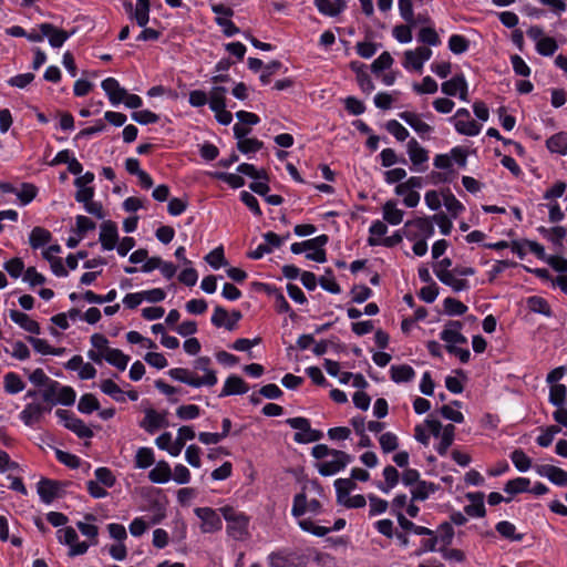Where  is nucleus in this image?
Returning a JSON list of instances; mask_svg holds the SVG:
<instances>
[{
	"label": "nucleus",
	"mask_w": 567,
	"mask_h": 567,
	"mask_svg": "<svg viewBox=\"0 0 567 567\" xmlns=\"http://www.w3.org/2000/svg\"><path fill=\"white\" fill-rule=\"evenodd\" d=\"M92 348L87 351V358L96 364L106 361L120 371H124L130 362V357L121 350L112 348L110 341L102 333H94L90 338Z\"/></svg>",
	"instance_id": "1"
},
{
	"label": "nucleus",
	"mask_w": 567,
	"mask_h": 567,
	"mask_svg": "<svg viewBox=\"0 0 567 567\" xmlns=\"http://www.w3.org/2000/svg\"><path fill=\"white\" fill-rule=\"evenodd\" d=\"M227 523V534L235 540H245L249 537V517L231 506L219 508Z\"/></svg>",
	"instance_id": "2"
},
{
	"label": "nucleus",
	"mask_w": 567,
	"mask_h": 567,
	"mask_svg": "<svg viewBox=\"0 0 567 567\" xmlns=\"http://www.w3.org/2000/svg\"><path fill=\"white\" fill-rule=\"evenodd\" d=\"M52 411L43 395L27 403L19 414L20 421L28 427L34 429L43 420L44 415Z\"/></svg>",
	"instance_id": "3"
},
{
	"label": "nucleus",
	"mask_w": 567,
	"mask_h": 567,
	"mask_svg": "<svg viewBox=\"0 0 567 567\" xmlns=\"http://www.w3.org/2000/svg\"><path fill=\"white\" fill-rule=\"evenodd\" d=\"M45 401L51 404V409L55 404L65 406L73 405L76 399V393L73 388L63 385L58 381H51L49 386L42 393Z\"/></svg>",
	"instance_id": "4"
},
{
	"label": "nucleus",
	"mask_w": 567,
	"mask_h": 567,
	"mask_svg": "<svg viewBox=\"0 0 567 567\" xmlns=\"http://www.w3.org/2000/svg\"><path fill=\"white\" fill-rule=\"evenodd\" d=\"M286 423L298 430L293 435V441L299 444H307L317 442L322 439L323 433L319 430L311 429L310 421L302 416L290 417L286 420Z\"/></svg>",
	"instance_id": "5"
},
{
	"label": "nucleus",
	"mask_w": 567,
	"mask_h": 567,
	"mask_svg": "<svg viewBox=\"0 0 567 567\" xmlns=\"http://www.w3.org/2000/svg\"><path fill=\"white\" fill-rule=\"evenodd\" d=\"M286 423L298 430L293 435V441L299 444H307L317 442L322 439L323 433L319 430L311 429L310 421L302 416L290 417L286 420Z\"/></svg>",
	"instance_id": "6"
},
{
	"label": "nucleus",
	"mask_w": 567,
	"mask_h": 567,
	"mask_svg": "<svg viewBox=\"0 0 567 567\" xmlns=\"http://www.w3.org/2000/svg\"><path fill=\"white\" fill-rule=\"evenodd\" d=\"M286 423L298 430L293 435V441L299 444H307L317 442L322 439L323 433L319 430L311 429L310 421L302 416L290 417L286 420Z\"/></svg>",
	"instance_id": "7"
},
{
	"label": "nucleus",
	"mask_w": 567,
	"mask_h": 567,
	"mask_svg": "<svg viewBox=\"0 0 567 567\" xmlns=\"http://www.w3.org/2000/svg\"><path fill=\"white\" fill-rule=\"evenodd\" d=\"M168 375L182 383L190 385L193 388H200L203 385L213 386L217 383V377L215 372H208L202 378L195 377L192 372L184 368H174L168 371Z\"/></svg>",
	"instance_id": "8"
},
{
	"label": "nucleus",
	"mask_w": 567,
	"mask_h": 567,
	"mask_svg": "<svg viewBox=\"0 0 567 567\" xmlns=\"http://www.w3.org/2000/svg\"><path fill=\"white\" fill-rule=\"evenodd\" d=\"M352 462V456L343 451L336 450L330 457L319 462L316 466L322 476H332L342 471Z\"/></svg>",
	"instance_id": "9"
},
{
	"label": "nucleus",
	"mask_w": 567,
	"mask_h": 567,
	"mask_svg": "<svg viewBox=\"0 0 567 567\" xmlns=\"http://www.w3.org/2000/svg\"><path fill=\"white\" fill-rule=\"evenodd\" d=\"M55 416L59 422L76 434L80 439H90L93 436V431L71 411L59 409L55 411Z\"/></svg>",
	"instance_id": "10"
},
{
	"label": "nucleus",
	"mask_w": 567,
	"mask_h": 567,
	"mask_svg": "<svg viewBox=\"0 0 567 567\" xmlns=\"http://www.w3.org/2000/svg\"><path fill=\"white\" fill-rule=\"evenodd\" d=\"M56 538L60 544L69 547V556H80L87 551L90 544L80 542L76 530L73 527L60 528L56 532Z\"/></svg>",
	"instance_id": "11"
},
{
	"label": "nucleus",
	"mask_w": 567,
	"mask_h": 567,
	"mask_svg": "<svg viewBox=\"0 0 567 567\" xmlns=\"http://www.w3.org/2000/svg\"><path fill=\"white\" fill-rule=\"evenodd\" d=\"M405 237L409 240L427 239L434 235V226L430 218L419 217L404 225Z\"/></svg>",
	"instance_id": "12"
},
{
	"label": "nucleus",
	"mask_w": 567,
	"mask_h": 567,
	"mask_svg": "<svg viewBox=\"0 0 567 567\" xmlns=\"http://www.w3.org/2000/svg\"><path fill=\"white\" fill-rule=\"evenodd\" d=\"M194 513L202 520V533L213 534L221 529L223 522L216 509L212 507H196Z\"/></svg>",
	"instance_id": "13"
},
{
	"label": "nucleus",
	"mask_w": 567,
	"mask_h": 567,
	"mask_svg": "<svg viewBox=\"0 0 567 567\" xmlns=\"http://www.w3.org/2000/svg\"><path fill=\"white\" fill-rule=\"evenodd\" d=\"M39 30L43 32L44 38H48L49 44L53 49L62 48L63 44L75 33V30L68 32L49 22L39 24Z\"/></svg>",
	"instance_id": "14"
},
{
	"label": "nucleus",
	"mask_w": 567,
	"mask_h": 567,
	"mask_svg": "<svg viewBox=\"0 0 567 567\" xmlns=\"http://www.w3.org/2000/svg\"><path fill=\"white\" fill-rule=\"evenodd\" d=\"M212 10L217 14L215 18L216 23L223 28V32L227 37H233L239 32V29L234 24L229 17L234 14L231 8L223 4V3H214L212 4Z\"/></svg>",
	"instance_id": "15"
},
{
	"label": "nucleus",
	"mask_w": 567,
	"mask_h": 567,
	"mask_svg": "<svg viewBox=\"0 0 567 567\" xmlns=\"http://www.w3.org/2000/svg\"><path fill=\"white\" fill-rule=\"evenodd\" d=\"M441 91L447 96L458 95L460 100L467 102L468 85L465 76L460 73L455 74L452 79L445 81L441 85Z\"/></svg>",
	"instance_id": "16"
},
{
	"label": "nucleus",
	"mask_w": 567,
	"mask_h": 567,
	"mask_svg": "<svg viewBox=\"0 0 567 567\" xmlns=\"http://www.w3.org/2000/svg\"><path fill=\"white\" fill-rule=\"evenodd\" d=\"M62 491L63 484L58 481L41 478L37 484V492L41 502L47 505L51 504L55 498L60 497Z\"/></svg>",
	"instance_id": "17"
},
{
	"label": "nucleus",
	"mask_w": 567,
	"mask_h": 567,
	"mask_svg": "<svg viewBox=\"0 0 567 567\" xmlns=\"http://www.w3.org/2000/svg\"><path fill=\"white\" fill-rule=\"evenodd\" d=\"M241 317L243 316L239 310H233L231 313L228 315L226 309L220 306H216L210 320L215 327H225L227 330L233 331L236 329Z\"/></svg>",
	"instance_id": "18"
},
{
	"label": "nucleus",
	"mask_w": 567,
	"mask_h": 567,
	"mask_svg": "<svg viewBox=\"0 0 567 567\" xmlns=\"http://www.w3.org/2000/svg\"><path fill=\"white\" fill-rule=\"evenodd\" d=\"M399 117L411 126L422 140H429L434 128L422 121L421 116L416 113L404 111L399 114Z\"/></svg>",
	"instance_id": "19"
},
{
	"label": "nucleus",
	"mask_w": 567,
	"mask_h": 567,
	"mask_svg": "<svg viewBox=\"0 0 567 567\" xmlns=\"http://www.w3.org/2000/svg\"><path fill=\"white\" fill-rule=\"evenodd\" d=\"M463 323L457 320L449 321L440 333L441 340L446 344H465L467 339L461 333Z\"/></svg>",
	"instance_id": "20"
},
{
	"label": "nucleus",
	"mask_w": 567,
	"mask_h": 567,
	"mask_svg": "<svg viewBox=\"0 0 567 567\" xmlns=\"http://www.w3.org/2000/svg\"><path fill=\"white\" fill-rule=\"evenodd\" d=\"M299 527L307 533H310L318 537H323L331 530H341L346 526V520L343 518H338L332 527L319 526L316 525L313 520L310 518L300 519L298 522Z\"/></svg>",
	"instance_id": "21"
},
{
	"label": "nucleus",
	"mask_w": 567,
	"mask_h": 567,
	"mask_svg": "<svg viewBox=\"0 0 567 567\" xmlns=\"http://www.w3.org/2000/svg\"><path fill=\"white\" fill-rule=\"evenodd\" d=\"M118 240L117 226L111 220L103 221L100 227V243L103 250H113Z\"/></svg>",
	"instance_id": "22"
},
{
	"label": "nucleus",
	"mask_w": 567,
	"mask_h": 567,
	"mask_svg": "<svg viewBox=\"0 0 567 567\" xmlns=\"http://www.w3.org/2000/svg\"><path fill=\"white\" fill-rule=\"evenodd\" d=\"M406 152L412 165L419 172H423L421 166L429 161V152L420 145L415 138H411L406 144Z\"/></svg>",
	"instance_id": "23"
},
{
	"label": "nucleus",
	"mask_w": 567,
	"mask_h": 567,
	"mask_svg": "<svg viewBox=\"0 0 567 567\" xmlns=\"http://www.w3.org/2000/svg\"><path fill=\"white\" fill-rule=\"evenodd\" d=\"M101 86L113 106L122 103L126 95V90L123 89L118 81L114 78L104 79L101 83Z\"/></svg>",
	"instance_id": "24"
},
{
	"label": "nucleus",
	"mask_w": 567,
	"mask_h": 567,
	"mask_svg": "<svg viewBox=\"0 0 567 567\" xmlns=\"http://www.w3.org/2000/svg\"><path fill=\"white\" fill-rule=\"evenodd\" d=\"M144 530L146 523L155 525L165 517V506L158 501L144 499Z\"/></svg>",
	"instance_id": "25"
},
{
	"label": "nucleus",
	"mask_w": 567,
	"mask_h": 567,
	"mask_svg": "<svg viewBox=\"0 0 567 567\" xmlns=\"http://www.w3.org/2000/svg\"><path fill=\"white\" fill-rule=\"evenodd\" d=\"M9 315L10 319L24 331L35 336L41 333L40 324L27 313L12 309Z\"/></svg>",
	"instance_id": "26"
},
{
	"label": "nucleus",
	"mask_w": 567,
	"mask_h": 567,
	"mask_svg": "<svg viewBox=\"0 0 567 567\" xmlns=\"http://www.w3.org/2000/svg\"><path fill=\"white\" fill-rule=\"evenodd\" d=\"M168 426L165 412H157L148 409L144 412V429L151 433L158 431L162 427Z\"/></svg>",
	"instance_id": "27"
},
{
	"label": "nucleus",
	"mask_w": 567,
	"mask_h": 567,
	"mask_svg": "<svg viewBox=\"0 0 567 567\" xmlns=\"http://www.w3.org/2000/svg\"><path fill=\"white\" fill-rule=\"evenodd\" d=\"M537 473L547 477L551 483L558 486H567V472L555 465H542L537 467Z\"/></svg>",
	"instance_id": "28"
},
{
	"label": "nucleus",
	"mask_w": 567,
	"mask_h": 567,
	"mask_svg": "<svg viewBox=\"0 0 567 567\" xmlns=\"http://www.w3.org/2000/svg\"><path fill=\"white\" fill-rule=\"evenodd\" d=\"M248 390V384L240 377L233 374L226 379L219 396L245 394Z\"/></svg>",
	"instance_id": "29"
},
{
	"label": "nucleus",
	"mask_w": 567,
	"mask_h": 567,
	"mask_svg": "<svg viewBox=\"0 0 567 567\" xmlns=\"http://www.w3.org/2000/svg\"><path fill=\"white\" fill-rule=\"evenodd\" d=\"M465 496L468 501L472 502V504L466 505L464 507L465 514H467L471 517H484L486 514V509L484 506V493H467Z\"/></svg>",
	"instance_id": "30"
},
{
	"label": "nucleus",
	"mask_w": 567,
	"mask_h": 567,
	"mask_svg": "<svg viewBox=\"0 0 567 567\" xmlns=\"http://www.w3.org/2000/svg\"><path fill=\"white\" fill-rule=\"evenodd\" d=\"M271 567H306V564L295 557L293 554L271 553L268 556Z\"/></svg>",
	"instance_id": "31"
},
{
	"label": "nucleus",
	"mask_w": 567,
	"mask_h": 567,
	"mask_svg": "<svg viewBox=\"0 0 567 567\" xmlns=\"http://www.w3.org/2000/svg\"><path fill=\"white\" fill-rule=\"evenodd\" d=\"M437 279L442 284L451 287L455 292L464 291L470 288L468 281L463 278H457V276L452 270L440 271V274H437Z\"/></svg>",
	"instance_id": "32"
},
{
	"label": "nucleus",
	"mask_w": 567,
	"mask_h": 567,
	"mask_svg": "<svg viewBox=\"0 0 567 567\" xmlns=\"http://www.w3.org/2000/svg\"><path fill=\"white\" fill-rule=\"evenodd\" d=\"M439 489V486L435 483L420 481L411 488L412 502H423L430 497V495L434 494Z\"/></svg>",
	"instance_id": "33"
},
{
	"label": "nucleus",
	"mask_w": 567,
	"mask_h": 567,
	"mask_svg": "<svg viewBox=\"0 0 567 567\" xmlns=\"http://www.w3.org/2000/svg\"><path fill=\"white\" fill-rule=\"evenodd\" d=\"M172 470L167 462L159 461L154 468H152L148 473V478L153 483L163 484L171 480Z\"/></svg>",
	"instance_id": "34"
},
{
	"label": "nucleus",
	"mask_w": 567,
	"mask_h": 567,
	"mask_svg": "<svg viewBox=\"0 0 567 567\" xmlns=\"http://www.w3.org/2000/svg\"><path fill=\"white\" fill-rule=\"evenodd\" d=\"M52 239L51 233L43 227H34L29 235V244L33 249L43 248Z\"/></svg>",
	"instance_id": "35"
},
{
	"label": "nucleus",
	"mask_w": 567,
	"mask_h": 567,
	"mask_svg": "<svg viewBox=\"0 0 567 567\" xmlns=\"http://www.w3.org/2000/svg\"><path fill=\"white\" fill-rule=\"evenodd\" d=\"M383 477L384 482L379 483L377 486L381 492L388 494L398 485L400 480V473L394 466L388 465L383 470Z\"/></svg>",
	"instance_id": "36"
},
{
	"label": "nucleus",
	"mask_w": 567,
	"mask_h": 567,
	"mask_svg": "<svg viewBox=\"0 0 567 567\" xmlns=\"http://www.w3.org/2000/svg\"><path fill=\"white\" fill-rule=\"evenodd\" d=\"M391 380L395 383L410 382L415 378L414 369L409 364L392 365Z\"/></svg>",
	"instance_id": "37"
},
{
	"label": "nucleus",
	"mask_w": 567,
	"mask_h": 567,
	"mask_svg": "<svg viewBox=\"0 0 567 567\" xmlns=\"http://www.w3.org/2000/svg\"><path fill=\"white\" fill-rule=\"evenodd\" d=\"M28 342L33 347L34 351L42 355H61L63 349L52 347L45 339L35 337H27Z\"/></svg>",
	"instance_id": "38"
},
{
	"label": "nucleus",
	"mask_w": 567,
	"mask_h": 567,
	"mask_svg": "<svg viewBox=\"0 0 567 567\" xmlns=\"http://www.w3.org/2000/svg\"><path fill=\"white\" fill-rule=\"evenodd\" d=\"M3 388L8 394H18L25 388L22 378L16 372H8L3 377Z\"/></svg>",
	"instance_id": "39"
},
{
	"label": "nucleus",
	"mask_w": 567,
	"mask_h": 567,
	"mask_svg": "<svg viewBox=\"0 0 567 567\" xmlns=\"http://www.w3.org/2000/svg\"><path fill=\"white\" fill-rule=\"evenodd\" d=\"M383 219L390 225H399L403 220L404 212L396 207L394 200H388L382 207Z\"/></svg>",
	"instance_id": "40"
},
{
	"label": "nucleus",
	"mask_w": 567,
	"mask_h": 567,
	"mask_svg": "<svg viewBox=\"0 0 567 567\" xmlns=\"http://www.w3.org/2000/svg\"><path fill=\"white\" fill-rule=\"evenodd\" d=\"M317 9L324 16L336 17L346 8V2H337L336 0H313Z\"/></svg>",
	"instance_id": "41"
},
{
	"label": "nucleus",
	"mask_w": 567,
	"mask_h": 567,
	"mask_svg": "<svg viewBox=\"0 0 567 567\" xmlns=\"http://www.w3.org/2000/svg\"><path fill=\"white\" fill-rule=\"evenodd\" d=\"M455 436V426L453 424H447L444 426L442 434L439 436L440 443L436 446V452L444 456L446 455L450 446L453 444Z\"/></svg>",
	"instance_id": "42"
},
{
	"label": "nucleus",
	"mask_w": 567,
	"mask_h": 567,
	"mask_svg": "<svg viewBox=\"0 0 567 567\" xmlns=\"http://www.w3.org/2000/svg\"><path fill=\"white\" fill-rule=\"evenodd\" d=\"M226 92L227 89L224 86L212 87L208 97L209 107L212 111H223V109H226Z\"/></svg>",
	"instance_id": "43"
},
{
	"label": "nucleus",
	"mask_w": 567,
	"mask_h": 567,
	"mask_svg": "<svg viewBox=\"0 0 567 567\" xmlns=\"http://www.w3.org/2000/svg\"><path fill=\"white\" fill-rule=\"evenodd\" d=\"M527 307L535 313L543 315L545 317H553L551 308L546 299L538 296H532L527 299Z\"/></svg>",
	"instance_id": "44"
},
{
	"label": "nucleus",
	"mask_w": 567,
	"mask_h": 567,
	"mask_svg": "<svg viewBox=\"0 0 567 567\" xmlns=\"http://www.w3.org/2000/svg\"><path fill=\"white\" fill-rule=\"evenodd\" d=\"M101 391L114 399L117 402H124L126 400V392H124L114 381L107 379L102 380L100 383Z\"/></svg>",
	"instance_id": "45"
},
{
	"label": "nucleus",
	"mask_w": 567,
	"mask_h": 567,
	"mask_svg": "<svg viewBox=\"0 0 567 567\" xmlns=\"http://www.w3.org/2000/svg\"><path fill=\"white\" fill-rule=\"evenodd\" d=\"M546 146L551 153L565 155L567 153V133L561 132L550 136Z\"/></svg>",
	"instance_id": "46"
},
{
	"label": "nucleus",
	"mask_w": 567,
	"mask_h": 567,
	"mask_svg": "<svg viewBox=\"0 0 567 567\" xmlns=\"http://www.w3.org/2000/svg\"><path fill=\"white\" fill-rule=\"evenodd\" d=\"M396 519L400 525V527L404 530L412 532L416 535H432L433 530L424 527V526H417L413 522L409 520L402 512H396Z\"/></svg>",
	"instance_id": "47"
},
{
	"label": "nucleus",
	"mask_w": 567,
	"mask_h": 567,
	"mask_svg": "<svg viewBox=\"0 0 567 567\" xmlns=\"http://www.w3.org/2000/svg\"><path fill=\"white\" fill-rule=\"evenodd\" d=\"M337 502L340 504L350 496V492L357 488L355 482L351 478H338L334 481Z\"/></svg>",
	"instance_id": "48"
},
{
	"label": "nucleus",
	"mask_w": 567,
	"mask_h": 567,
	"mask_svg": "<svg viewBox=\"0 0 567 567\" xmlns=\"http://www.w3.org/2000/svg\"><path fill=\"white\" fill-rule=\"evenodd\" d=\"M454 127L457 133L466 136H476L480 134L482 126L473 120H456Z\"/></svg>",
	"instance_id": "49"
},
{
	"label": "nucleus",
	"mask_w": 567,
	"mask_h": 567,
	"mask_svg": "<svg viewBox=\"0 0 567 567\" xmlns=\"http://www.w3.org/2000/svg\"><path fill=\"white\" fill-rule=\"evenodd\" d=\"M495 529L506 539H511L513 542H520L523 539V534H517L515 525L508 520L498 522Z\"/></svg>",
	"instance_id": "50"
},
{
	"label": "nucleus",
	"mask_w": 567,
	"mask_h": 567,
	"mask_svg": "<svg viewBox=\"0 0 567 567\" xmlns=\"http://www.w3.org/2000/svg\"><path fill=\"white\" fill-rule=\"evenodd\" d=\"M37 193V187L30 183H23L20 189H16V196L21 206L30 204L35 198Z\"/></svg>",
	"instance_id": "51"
},
{
	"label": "nucleus",
	"mask_w": 567,
	"mask_h": 567,
	"mask_svg": "<svg viewBox=\"0 0 567 567\" xmlns=\"http://www.w3.org/2000/svg\"><path fill=\"white\" fill-rule=\"evenodd\" d=\"M3 269L9 274V276L13 279L20 278L22 275H24V262L21 258L14 257L9 260H7L2 265Z\"/></svg>",
	"instance_id": "52"
},
{
	"label": "nucleus",
	"mask_w": 567,
	"mask_h": 567,
	"mask_svg": "<svg viewBox=\"0 0 567 567\" xmlns=\"http://www.w3.org/2000/svg\"><path fill=\"white\" fill-rule=\"evenodd\" d=\"M538 230L545 238L550 240L556 246H561V241L566 236V229L563 226H556L549 229L539 227Z\"/></svg>",
	"instance_id": "53"
},
{
	"label": "nucleus",
	"mask_w": 567,
	"mask_h": 567,
	"mask_svg": "<svg viewBox=\"0 0 567 567\" xmlns=\"http://www.w3.org/2000/svg\"><path fill=\"white\" fill-rule=\"evenodd\" d=\"M117 293L116 290L112 289L106 295H97L93 292L92 290H86L81 297L87 302V303H106L112 302L115 300Z\"/></svg>",
	"instance_id": "54"
},
{
	"label": "nucleus",
	"mask_w": 567,
	"mask_h": 567,
	"mask_svg": "<svg viewBox=\"0 0 567 567\" xmlns=\"http://www.w3.org/2000/svg\"><path fill=\"white\" fill-rule=\"evenodd\" d=\"M417 41L432 47L441 44V39L433 27L422 28L417 33Z\"/></svg>",
	"instance_id": "55"
},
{
	"label": "nucleus",
	"mask_w": 567,
	"mask_h": 567,
	"mask_svg": "<svg viewBox=\"0 0 567 567\" xmlns=\"http://www.w3.org/2000/svg\"><path fill=\"white\" fill-rule=\"evenodd\" d=\"M567 401V388L565 384H554L549 391V402L561 408L565 405Z\"/></svg>",
	"instance_id": "56"
},
{
	"label": "nucleus",
	"mask_w": 567,
	"mask_h": 567,
	"mask_svg": "<svg viewBox=\"0 0 567 567\" xmlns=\"http://www.w3.org/2000/svg\"><path fill=\"white\" fill-rule=\"evenodd\" d=\"M530 481L526 477H516L514 480L508 481L505 486L504 491L508 494L515 495L523 492H528Z\"/></svg>",
	"instance_id": "57"
},
{
	"label": "nucleus",
	"mask_w": 567,
	"mask_h": 567,
	"mask_svg": "<svg viewBox=\"0 0 567 567\" xmlns=\"http://www.w3.org/2000/svg\"><path fill=\"white\" fill-rule=\"evenodd\" d=\"M443 204L454 218L465 209L463 204L451 192L443 194Z\"/></svg>",
	"instance_id": "58"
},
{
	"label": "nucleus",
	"mask_w": 567,
	"mask_h": 567,
	"mask_svg": "<svg viewBox=\"0 0 567 567\" xmlns=\"http://www.w3.org/2000/svg\"><path fill=\"white\" fill-rule=\"evenodd\" d=\"M205 261L214 269H219L228 262L225 259L223 246H218L205 256Z\"/></svg>",
	"instance_id": "59"
},
{
	"label": "nucleus",
	"mask_w": 567,
	"mask_h": 567,
	"mask_svg": "<svg viewBox=\"0 0 567 567\" xmlns=\"http://www.w3.org/2000/svg\"><path fill=\"white\" fill-rule=\"evenodd\" d=\"M444 311L449 316H462L467 311V306L455 298H445L443 301Z\"/></svg>",
	"instance_id": "60"
},
{
	"label": "nucleus",
	"mask_w": 567,
	"mask_h": 567,
	"mask_svg": "<svg viewBox=\"0 0 567 567\" xmlns=\"http://www.w3.org/2000/svg\"><path fill=\"white\" fill-rule=\"evenodd\" d=\"M99 401L93 394H83L78 403V410L83 414H91L99 410Z\"/></svg>",
	"instance_id": "61"
},
{
	"label": "nucleus",
	"mask_w": 567,
	"mask_h": 567,
	"mask_svg": "<svg viewBox=\"0 0 567 567\" xmlns=\"http://www.w3.org/2000/svg\"><path fill=\"white\" fill-rule=\"evenodd\" d=\"M558 49L556 40L551 37H544L536 43V51L543 56H551Z\"/></svg>",
	"instance_id": "62"
},
{
	"label": "nucleus",
	"mask_w": 567,
	"mask_h": 567,
	"mask_svg": "<svg viewBox=\"0 0 567 567\" xmlns=\"http://www.w3.org/2000/svg\"><path fill=\"white\" fill-rule=\"evenodd\" d=\"M95 481L102 484L106 488H111L115 485L116 478L113 472L107 467H97L94 471Z\"/></svg>",
	"instance_id": "63"
},
{
	"label": "nucleus",
	"mask_w": 567,
	"mask_h": 567,
	"mask_svg": "<svg viewBox=\"0 0 567 567\" xmlns=\"http://www.w3.org/2000/svg\"><path fill=\"white\" fill-rule=\"evenodd\" d=\"M385 128L399 142L405 141L410 135L409 131L396 120L388 121L385 123Z\"/></svg>",
	"instance_id": "64"
}]
</instances>
